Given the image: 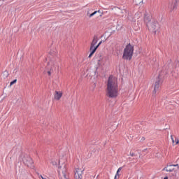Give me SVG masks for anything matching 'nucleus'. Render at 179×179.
Masks as SVG:
<instances>
[{
	"label": "nucleus",
	"instance_id": "obj_1",
	"mask_svg": "<svg viewBox=\"0 0 179 179\" xmlns=\"http://www.w3.org/2000/svg\"><path fill=\"white\" fill-rule=\"evenodd\" d=\"M106 96L110 99H115L118 96V81L113 76H110L108 80Z\"/></svg>",
	"mask_w": 179,
	"mask_h": 179
},
{
	"label": "nucleus",
	"instance_id": "obj_2",
	"mask_svg": "<svg viewBox=\"0 0 179 179\" xmlns=\"http://www.w3.org/2000/svg\"><path fill=\"white\" fill-rule=\"evenodd\" d=\"M134 55V46L129 43L126 45L124 49L122 59H125L126 61H131L132 59V57Z\"/></svg>",
	"mask_w": 179,
	"mask_h": 179
},
{
	"label": "nucleus",
	"instance_id": "obj_3",
	"mask_svg": "<svg viewBox=\"0 0 179 179\" xmlns=\"http://www.w3.org/2000/svg\"><path fill=\"white\" fill-rule=\"evenodd\" d=\"M148 30L152 31V33H154V34H156V33L160 30V25L157 21L152 22L150 25L148 26Z\"/></svg>",
	"mask_w": 179,
	"mask_h": 179
},
{
	"label": "nucleus",
	"instance_id": "obj_4",
	"mask_svg": "<svg viewBox=\"0 0 179 179\" xmlns=\"http://www.w3.org/2000/svg\"><path fill=\"white\" fill-rule=\"evenodd\" d=\"M22 162L25 166L29 167L30 169H33V167H34L33 159H31V157H30L29 155L24 156L22 159Z\"/></svg>",
	"mask_w": 179,
	"mask_h": 179
},
{
	"label": "nucleus",
	"instance_id": "obj_5",
	"mask_svg": "<svg viewBox=\"0 0 179 179\" xmlns=\"http://www.w3.org/2000/svg\"><path fill=\"white\" fill-rule=\"evenodd\" d=\"M160 90V80H157L155 82L154 85V90L152 91V94H156Z\"/></svg>",
	"mask_w": 179,
	"mask_h": 179
},
{
	"label": "nucleus",
	"instance_id": "obj_6",
	"mask_svg": "<svg viewBox=\"0 0 179 179\" xmlns=\"http://www.w3.org/2000/svg\"><path fill=\"white\" fill-rule=\"evenodd\" d=\"M98 48V46H93V45H90V55L88 56V58H92V57H93V54H94Z\"/></svg>",
	"mask_w": 179,
	"mask_h": 179
},
{
	"label": "nucleus",
	"instance_id": "obj_7",
	"mask_svg": "<svg viewBox=\"0 0 179 179\" xmlns=\"http://www.w3.org/2000/svg\"><path fill=\"white\" fill-rule=\"evenodd\" d=\"M61 97H62V92L55 91L54 94L55 100H57V101L61 100Z\"/></svg>",
	"mask_w": 179,
	"mask_h": 179
},
{
	"label": "nucleus",
	"instance_id": "obj_8",
	"mask_svg": "<svg viewBox=\"0 0 179 179\" xmlns=\"http://www.w3.org/2000/svg\"><path fill=\"white\" fill-rule=\"evenodd\" d=\"M162 171H167L169 173H173L174 171L173 165H167L162 169Z\"/></svg>",
	"mask_w": 179,
	"mask_h": 179
},
{
	"label": "nucleus",
	"instance_id": "obj_9",
	"mask_svg": "<svg viewBox=\"0 0 179 179\" xmlns=\"http://www.w3.org/2000/svg\"><path fill=\"white\" fill-rule=\"evenodd\" d=\"M150 20H152V17H150V15H149V14L145 13L144 15V22L145 23H146L147 26H149Z\"/></svg>",
	"mask_w": 179,
	"mask_h": 179
},
{
	"label": "nucleus",
	"instance_id": "obj_10",
	"mask_svg": "<svg viewBox=\"0 0 179 179\" xmlns=\"http://www.w3.org/2000/svg\"><path fill=\"white\" fill-rule=\"evenodd\" d=\"M95 59L97 62L98 65H101V60L103 59L101 55L100 54L96 55L95 56Z\"/></svg>",
	"mask_w": 179,
	"mask_h": 179
},
{
	"label": "nucleus",
	"instance_id": "obj_11",
	"mask_svg": "<svg viewBox=\"0 0 179 179\" xmlns=\"http://www.w3.org/2000/svg\"><path fill=\"white\" fill-rule=\"evenodd\" d=\"M97 41H99V37L96 35H94L91 45L95 46L97 44Z\"/></svg>",
	"mask_w": 179,
	"mask_h": 179
},
{
	"label": "nucleus",
	"instance_id": "obj_12",
	"mask_svg": "<svg viewBox=\"0 0 179 179\" xmlns=\"http://www.w3.org/2000/svg\"><path fill=\"white\" fill-rule=\"evenodd\" d=\"M83 174V171L81 172V173H78V171L75 173V179H82L83 178V176H82Z\"/></svg>",
	"mask_w": 179,
	"mask_h": 179
},
{
	"label": "nucleus",
	"instance_id": "obj_13",
	"mask_svg": "<svg viewBox=\"0 0 179 179\" xmlns=\"http://www.w3.org/2000/svg\"><path fill=\"white\" fill-rule=\"evenodd\" d=\"M66 166V165H64V170L62 171V175L64 179H69L68 177V173L66 172V168H65Z\"/></svg>",
	"mask_w": 179,
	"mask_h": 179
},
{
	"label": "nucleus",
	"instance_id": "obj_14",
	"mask_svg": "<svg viewBox=\"0 0 179 179\" xmlns=\"http://www.w3.org/2000/svg\"><path fill=\"white\" fill-rule=\"evenodd\" d=\"M130 162H133V163H137L138 162V156L137 157H134V158H129Z\"/></svg>",
	"mask_w": 179,
	"mask_h": 179
},
{
	"label": "nucleus",
	"instance_id": "obj_15",
	"mask_svg": "<svg viewBox=\"0 0 179 179\" xmlns=\"http://www.w3.org/2000/svg\"><path fill=\"white\" fill-rule=\"evenodd\" d=\"M8 76H9V73H8L7 71H5L3 73H2V77L3 78V79H6L8 78Z\"/></svg>",
	"mask_w": 179,
	"mask_h": 179
},
{
	"label": "nucleus",
	"instance_id": "obj_16",
	"mask_svg": "<svg viewBox=\"0 0 179 179\" xmlns=\"http://www.w3.org/2000/svg\"><path fill=\"white\" fill-rule=\"evenodd\" d=\"M171 9L172 10H174L175 9H177V3H174L171 6Z\"/></svg>",
	"mask_w": 179,
	"mask_h": 179
},
{
	"label": "nucleus",
	"instance_id": "obj_17",
	"mask_svg": "<svg viewBox=\"0 0 179 179\" xmlns=\"http://www.w3.org/2000/svg\"><path fill=\"white\" fill-rule=\"evenodd\" d=\"M129 156H131V157H138V154H135V152H130Z\"/></svg>",
	"mask_w": 179,
	"mask_h": 179
},
{
	"label": "nucleus",
	"instance_id": "obj_18",
	"mask_svg": "<svg viewBox=\"0 0 179 179\" xmlns=\"http://www.w3.org/2000/svg\"><path fill=\"white\" fill-rule=\"evenodd\" d=\"M16 82H17V80H14L12 82H10V86H12L13 85H15V83H16Z\"/></svg>",
	"mask_w": 179,
	"mask_h": 179
},
{
	"label": "nucleus",
	"instance_id": "obj_19",
	"mask_svg": "<svg viewBox=\"0 0 179 179\" xmlns=\"http://www.w3.org/2000/svg\"><path fill=\"white\" fill-rule=\"evenodd\" d=\"M121 170H122V167H120V168L117 169V172H116V174L120 175V171H121Z\"/></svg>",
	"mask_w": 179,
	"mask_h": 179
},
{
	"label": "nucleus",
	"instance_id": "obj_20",
	"mask_svg": "<svg viewBox=\"0 0 179 179\" xmlns=\"http://www.w3.org/2000/svg\"><path fill=\"white\" fill-rule=\"evenodd\" d=\"M134 2L138 5V3H141L142 2V0H134Z\"/></svg>",
	"mask_w": 179,
	"mask_h": 179
},
{
	"label": "nucleus",
	"instance_id": "obj_21",
	"mask_svg": "<svg viewBox=\"0 0 179 179\" xmlns=\"http://www.w3.org/2000/svg\"><path fill=\"white\" fill-rule=\"evenodd\" d=\"M175 142H176L175 145H178L179 139L178 138H176Z\"/></svg>",
	"mask_w": 179,
	"mask_h": 179
},
{
	"label": "nucleus",
	"instance_id": "obj_22",
	"mask_svg": "<svg viewBox=\"0 0 179 179\" xmlns=\"http://www.w3.org/2000/svg\"><path fill=\"white\" fill-rule=\"evenodd\" d=\"M120 178V175L115 174L114 179Z\"/></svg>",
	"mask_w": 179,
	"mask_h": 179
},
{
	"label": "nucleus",
	"instance_id": "obj_23",
	"mask_svg": "<svg viewBox=\"0 0 179 179\" xmlns=\"http://www.w3.org/2000/svg\"><path fill=\"white\" fill-rule=\"evenodd\" d=\"M171 138L172 143H175L174 138H173V136H172V135H171Z\"/></svg>",
	"mask_w": 179,
	"mask_h": 179
},
{
	"label": "nucleus",
	"instance_id": "obj_24",
	"mask_svg": "<svg viewBox=\"0 0 179 179\" xmlns=\"http://www.w3.org/2000/svg\"><path fill=\"white\" fill-rule=\"evenodd\" d=\"M171 165L173 166V169H174V167H178V169H179L178 164H171Z\"/></svg>",
	"mask_w": 179,
	"mask_h": 179
},
{
	"label": "nucleus",
	"instance_id": "obj_25",
	"mask_svg": "<svg viewBox=\"0 0 179 179\" xmlns=\"http://www.w3.org/2000/svg\"><path fill=\"white\" fill-rule=\"evenodd\" d=\"M101 43H102V41H100L96 47H98V48H99V47H100V45L101 44Z\"/></svg>",
	"mask_w": 179,
	"mask_h": 179
},
{
	"label": "nucleus",
	"instance_id": "obj_26",
	"mask_svg": "<svg viewBox=\"0 0 179 179\" xmlns=\"http://www.w3.org/2000/svg\"><path fill=\"white\" fill-rule=\"evenodd\" d=\"M97 12H100V10H99L98 11H94V13H92V14L94 15H96V13H97Z\"/></svg>",
	"mask_w": 179,
	"mask_h": 179
},
{
	"label": "nucleus",
	"instance_id": "obj_27",
	"mask_svg": "<svg viewBox=\"0 0 179 179\" xmlns=\"http://www.w3.org/2000/svg\"><path fill=\"white\" fill-rule=\"evenodd\" d=\"M48 73L49 76H51V71H48Z\"/></svg>",
	"mask_w": 179,
	"mask_h": 179
},
{
	"label": "nucleus",
	"instance_id": "obj_28",
	"mask_svg": "<svg viewBox=\"0 0 179 179\" xmlns=\"http://www.w3.org/2000/svg\"><path fill=\"white\" fill-rule=\"evenodd\" d=\"M93 16H94V15L93 13H92V14L90 15V17H93Z\"/></svg>",
	"mask_w": 179,
	"mask_h": 179
},
{
	"label": "nucleus",
	"instance_id": "obj_29",
	"mask_svg": "<svg viewBox=\"0 0 179 179\" xmlns=\"http://www.w3.org/2000/svg\"><path fill=\"white\" fill-rule=\"evenodd\" d=\"M41 178L42 179H47V178H45L44 177H43L42 175H41Z\"/></svg>",
	"mask_w": 179,
	"mask_h": 179
},
{
	"label": "nucleus",
	"instance_id": "obj_30",
	"mask_svg": "<svg viewBox=\"0 0 179 179\" xmlns=\"http://www.w3.org/2000/svg\"><path fill=\"white\" fill-rule=\"evenodd\" d=\"M141 141H145V137H142Z\"/></svg>",
	"mask_w": 179,
	"mask_h": 179
},
{
	"label": "nucleus",
	"instance_id": "obj_31",
	"mask_svg": "<svg viewBox=\"0 0 179 179\" xmlns=\"http://www.w3.org/2000/svg\"><path fill=\"white\" fill-rule=\"evenodd\" d=\"M164 179H169V178L168 177H165Z\"/></svg>",
	"mask_w": 179,
	"mask_h": 179
},
{
	"label": "nucleus",
	"instance_id": "obj_32",
	"mask_svg": "<svg viewBox=\"0 0 179 179\" xmlns=\"http://www.w3.org/2000/svg\"><path fill=\"white\" fill-rule=\"evenodd\" d=\"M176 2H177V1H179V0H176Z\"/></svg>",
	"mask_w": 179,
	"mask_h": 179
}]
</instances>
